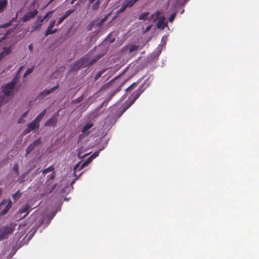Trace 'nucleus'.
<instances>
[{
	"label": "nucleus",
	"mask_w": 259,
	"mask_h": 259,
	"mask_svg": "<svg viewBox=\"0 0 259 259\" xmlns=\"http://www.w3.org/2000/svg\"><path fill=\"white\" fill-rule=\"evenodd\" d=\"M87 59L86 58V55H85L71 64L70 69L71 71H77L81 67H87Z\"/></svg>",
	"instance_id": "obj_1"
},
{
	"label": "nucleus",
	"mask_w": 259,
	"mask_h": 259,
	"mask_svg": "<svg viewBox=\"0 0 259 259\" xmlns=\"http://www.w3.org/2000/svg\"><path fill=\"white\" fill-rule=\"evenodd\" d=\"M15 229V225L11 223L9 225L4 227L1 230L0 241L8 237V236L12 234Z\"/></svg>",
	"instance_id": "obj_2"
},
{
	"label": "nucleus",
	"mask_w": 259,
	"mask_h": 259,
	"mask_svg": "<svg viewBox=\"0 0 259 259\" xmlns=\"http://www.w3.org/2000/svg\"><path fill=\"white\" fill-rule=\"evenodd\" d=\"M145 83H143L133 93L132 96L133 100L130 102L128 106L124 110L125 111L127 108L131 106L134 102L140 97L141 94L144 91L145 88H144Z\"/></svg>",
	"instance_id": "obj_3"
},
{
	"label": "nucleus",
	"mask_w": 259,
	"mask_h": 259,
	"mask_svg": "<svg viewBox=\"0 0 259 259\" xmlns=\"http://www.w3.org/2000/svg\"><path fill=\"white\" fill-rule=\"evenodd\" d=\"M160 14V12L159 11H157L155 14H152L150 16L148 17V15H149V12H145V13H142L140 15L139 19L140 20H151L152 19L156 20L159 17Z\"/></svg>",
	"instance_id": "obj_4"
},
{
	"label": "nucleus",
	"mask_w": 259,
	"mask_h": 259,
	"mask_svg": "<svg viewBox=\"0 0 259 259\" xmlns=\"http://www.w3.org/2000/svg\"><path fill=\"white\" fill-rule=\"evenodd\" d=\"M41 141L40 139H38L34 140L31 144H30L27 148L26 149V154L25 157H27L35 148L36 146H37L41 144Z\"/></svg>",
	"instance_id": "obj_5"
},
{
	"label": "nucleus",
	"mask_w": 259,
	"mask_h": 259,
	"mask_svg": "<svg viewBox=\"0 0 259 259\" xmlns=\"http://www.w3.org/2000/svg\"><path fill=\"white\" fill-rule=\"evenodd\" d=\"M37 9V7L33 11L26 13L22 18L23 22H25L28 21L32 18H34L38 13Z\"/></svg>",
	"instance_id": "obj_6"
},
{
	"label": "nucleus",
	"mask_w": 259,
	"mask_h": 259,
	"mask_svg": "<svg viewBox=\"0 0 259 259\" xmlns=\"http://www.w3.org/2000/svg\"><path fill=\"white\" fill-rule=\"evenodd\" d=\"M56 23V21L55 20H52L48 26L47 30L45 32L44 36L47 37L49 35L53 34L56 33L57 31V29L55 28L53 29Z\"/></svg>",
	"instance_id": "obj_7"
},
{
	"label": "nucleus",
	"mask_w": 259,
	"mask_h": 259,
	"mask_svg": "<svg viewBox=\"0 0 259 259\" xmlns=\"http://www.w3.org/2000/svg\"><path fill=\"white\" fill-rule=\"evenodd\" d=\"M39 126V123H37L35 120H33L32 121L27 124V127L24 131L23 133L24 134H28L35 129H38Z\"/></svg>",
	"instance_id": "obj_8"
},
{
	"label": "nucleus",
	"mask_w": 259,
	"mask_h": 259,
	"mask_svg": "<svg viewBox=\"0 0 259 259\" xmlns=\"http://www.w3.org/2000/svg\"><path fill=\"white\" fill-rule=\"evenodd\" d=\"M14 89V87L8 83L2 87L3 93L7 96H10L11 91Z\"/></svg>",
	"instance_id": "obj_9"
},
{
	"label": "nucleus",
	"mask_w": 259,
	"mask_h": 259,
	"mask_svg": "<svg viewBox=\"0 0 259 259\" xmlns=\"http://www.w3.org/2000/svg\"><path fill=\"white\" fill-rule=\"evenodd\" d=\"M57 119L55 115H53L50 119L45 122L44 125L46 126L55 127L57 123Z\"/></svg>",
	"instance_id": "obj_10"
},
{
	"label": "nucleus",
	"mask_w": 259,
	"mask_h": 259,
	"mask_svg": "<svg viewBox=\"0 0 259 259\" xmlns=\"http://www.w3.org/2000/svg\"><path fill=\"white\" fill-rule=\"evenodd\" d=\"M94 126L93 123L91 122H88L85 124L81 128V132L85 135H89L90 131H88Z\"/></svg>",
	"instance_id": "obj_11"
},
{
	"label": "nucleus",
	"mask_w": 259,
	"mask_h": 259,
	"mask_svg": "<svg viewBox=\"0 0 259 259\" xmlns=\"http://www.w3.org/2000/svg\"><path fill=\"white\" fill-rule=\"evenodd\" d=\"M30 209H31V206L29 204H27L24 207L20 208L19 209L18 212L20 213V214L26 212V213L22 217L23 218H24L27 215Z\"/></svg>",
	"instance_id": "obj_12"
},
{
	"label": "nucleus",
	"mask_w": 259,
	"mask_h": 259,
	"mask_svg": "<svg viewBox=\"0 0 259 259\" xmlns=\"http://www.w3.org/2000/svg\"><path fill=\"white\" fill-rule=\"evenodd\" d=\"M40 18V16H37V20L35 22L34 25L32 27V31L39 29L41 27L43 21H41Z\"/></svg>",
	"instance_id": "obj_13"
},
{
	"label": "nucleus",
	"mask_w": 259,
	"mask_h": 259,
	"mask_svg": "<svg viewBox=\"0 0 259 259\" xmlns=\"http://www.w3.org/2000/svg\"><path fill=\"white\" fill-rule=\"evenodd\" d=\"M101 58V56L98 55L96 56L95 58L90 60V57L88 56H86V58L87 59V66H91L95 63L98 60H99Z\"/></svg>",
	"instance_id": "obj_14"
},
{
	"label": "nucleus",
	"mask_w": 259,
	"mask_h": 259,
	"mask_svg": "<svg viewBox=\"0 0 259 259\" xmlns=\"http://www.w3.org/2000/svg\"><path fill=\"white\" fill-rule=\"evenodd\" d=\"M167 24V22H165L164 18L160 19L157 24V27L159 29H163L166 26Z\"/></svg>",
	"instance_id": "obj_15"
},
{
	"label": "nucleus",
	"mask_w": 259,
	"mask_h": 259,
	"mask_svg": "<svg viewBox=\"0 0 259 259\" xmlns=\"http://www.w3.org/2000/svg\"><path fill=\"white\" fill-rule=\"evenodd\" d=\"M47 112V109H45L43 110L37 116V117L34 119L37 123H39V122L40 121L41 119L43 118V117L45 116Z\"/></svg>",
	"instance_id": "obj_16"
},
{
	"label": "nucleus",
	"mask_w": 259,
	"mask_h": 259,
	"mask_svg": "<svg viewBox=\"0 0 259 259\" xmlns=\"http://www.w3.org/2000/svg\"><path fill=\"white\" fill-rule=\"evenodd\" d=\"M56 177V173L55 171H53L50 175H48L47 176V180L46 181V184H48V186H49L50 184H51L52 182H50L51 181L53 180Z\"/></svg>",
	"instance_id": "obj_17"
},
{
	"label": "nucleus",
	"mask_w": 259,
	"mask_h": 259,
	"mask_svg": "<svg viewBox=\"0 0 259 259\" xmlns=\"http://www.w3.org/2000/svg\"><path fill=\"white\" fill-rule=\"evenodd\" d=\"M138 83L139 81L133 83L130 87L125 89V92H131L132 90H134L137 87Z\"/></svg>",
	"instance_id": "obj_18"
},
{
	"label": "nucleus",
	"mask_w": 259,
	"mask_h": 259,
	"mask_svg": "<svg viewBox=\"0 0 259 259\" xmlns=\"http://www.w3.org/2000/svg\"><path fill=\"white\" fill-rule=\"evenodd\" d=\"M7 5V0H0V13L3 12Z\"/></svg>",
	"instance_id": "obj_19"
},
{
	"label": "nucleus",
	"mask_w": 259,
	"mask_h": 259,
	"mask_svg": "<svg viewBox=\"0 0 259 259\" xmlns=\"http://www.w3.org/2000/svg\"><path fill=\"white\" fill-rule=\"evenodd\" d=\"M11 202H10L9 203H8L7 205H6L5 206V208L4 209H3L1 212H0V214L1 215H4L5 214H6L8 211L9 210V208L11 207Z\"/></svg>",
	"instance_id": "obj_20"
},
{
	"label": "nucleus",
	"mask_w": 259,
	"mask_h": 259,
	"mask_svg": "<svg viewBox=\"0 0 259 259\" xmlns=\"http://www.w3.org/2000/svg\"><path fill=\"white\" fill-rule=\"evenodd\" d=\"M55 169V168L54 167V165H52L48 168L44 169L42 170V172L43 175H45L47 174L48 172H51V171H54V170Z\"/></svg>",
	"instance_id": "obj_21"
},
{
	"label": "nucleus",
	"mask_w": 259,
	"mask_h": 259,
	"mask_svg": "<svg viewBox=\"0 0 259 259\" xmlns=\"http://www.w3.org/2000/svg\"><path fill=\"white\" fill-rule=\"evenodd\" d=\"M21 193L19 190H18L15 194L12 195V198L14 201H16L20 198Z\"/></svg>",
	"instance_id": "obj_22"
},
{
	"label": "nucleus",
	"mask_w": 259,
	"mask_h": 259,
	"mask_svg": "<svg viewBox=\"0 0 259 259\" xmlns=\"http://www.w3.org/2000/svg\"><path fill=\"white\" fill-rule=\"evenodd\" d=\"M136 3V0H125L124 3L127 7H132Z\"/></svg>",
	"instance_id": "obj_23"
},
{
	"label": "nucleus",
	"mask_w": 259,
	"mask_h": 259,
	"mask_svg": "<svg viewBox=\"0 0 259 259\" xmlns=\"http://www.w3.org/2000/svg\"><path fill=\"white\" fill-rule=\"evenodd\" d=\"M106 71V69H102L100 71L98 72L94 77V80L96 81L98 78Z\"/></svg>",
	"instance_id": "obj_24"
},
{
	"label": "nucleus",
	"mask_w": 259,
	"mask_h": 259,
	"mask_svg": "<svg viewBox=\"0 0 259 259\" xmlns=\"http://www.w3.org/2000/svg\"><path fill=\"white\" fill-rule=\"evenodd\" d=\"M3 52L5 53L7 56L9 55L12 52V48L11 46L8 47H5L3 49Z\"/></svg>",
	"instance_id": "obj_25"
},
{
	"label": "nucleus",
	"mask_w": 259,
	"mask_h": 259,
	"mask_svg": "<svg viewBox=\"0 0 259 259\" xmlns=\"http://www.w3.org/2000/svg\"><path fill=\"white\" fill-rule=\"evenodd\" d=\"M26 175L24 172L23 173L21 176L17 179V182L19 183H22L25 182V179L26 177Z\"/></svg>",
	"instance_id": "obj_26"
},
{
	"label": "nucleus",
	"mask_w": 259,
	"mask_h": 259,
	"mask_svg": "<svg viewBox=\"0 0 259 259\" xmlns=\"http://www.w3.org/2000/svg\"><path fill=\"white\" fill-rule=\"evenodd\" d=\"M19 77L17 75H16L14 78L13 79H12V80L11 81V82H9V83H10V84H11L12 85H13V87H15V85L17 84V81L19 79Z\"/></svg>",
	"instance_id": "obj_27"
},
{
	"label": "nucleus",
	"mask_w": 259,
	"mask_h": 259,
	"mask_svg": "<svg viewBox=\"0 0 259 259\" xmlns=\"http://www.w3.org/2000/svg\"><path fill=\"white\" fill-rule=\"evenodd\" d=\"M100 4V0H97L92 6V9L93 10H96L99 9V5Z\"/></svg>",
	"instance_id": "obj_28"
},
{
	"label": "nucleus",
	"mask_w": 259,
	"mask_h": 259,
	"mask_svg": "<svg viewBox=\"0 0 259 259\" xmlns=\"http://www.w3.org/2000/svg\"><path fill=\"white\" fill-rule=\"evenodd\" d=\"M54 11H50L47 12L46 15L44 16V17L40 18V19L41 20V21H44L45 19H46L47 17L51 16V15L54 13Z\"/></svg>",
	"instance_id": "obj_29"
},
{
	"label": "nucleus",
	"mask_w": 259,
	"mask_h": 259,
	"mask_svg": "<svg viewBox=\"0 0 259 259\" xmlns=\"http://www.w3.org/2000/svg\"><path fill=\"white\" fill-rule=\"evenodd\" d=\"M34 67H32L31 68H29L27 69L25 72L24 74L23 77H26L27 75L32 72L33 70Z\"/></svg>",
	"instance_id": "obj_30"
},
{
	"label": "nucleus",
	"mask_w": 259,
	"mask_h": 259,
	"mask_svg": "<svg viewBox=\"0 0 259 259\" xmlns=\"http://www.w3.org/2000/svg\"><path fill=\"white\" fill-rule=\"evenodd\" d=\"M139 46L133 45L130 47L129 52L130 53H131L136 51L137 50H138L139 49Z\"/></svg>",
	"instance_id": "obj_31"
},
{
	"label": "nucleus",
	"mask_w": 259,
	"mask_h": 259,
	"mask_svg": "<svg viewBox=\"0 0 259 259\" xmlns=\"http://www.w3.org/2000/svg\"><path fill=\"white\" fill-rule=\"evenodd\" d=\"M59 87V84H57L56 86L52 87V88H51L49 90H48V92L47 93H48L49 94H51V93H53L56 90L58 89Z\"/></svg>",
	"instance_id": "obj_32"
},
{
	"label": "nucleus",
	"mask_w": 259,
	"mask_h": 259,
	"mask_svg": "<svg viewBox=\"0 0 259 259\" xmlns=\"http://www.w3.org/2000/svg\"><path fill=\"white\" fill-rule=\"evenodd\" d=\"M48 92V90L47 89H45L43 91H42L41 92H40L38 95V97L39 98H44V97L45 96H47V95H49V94L47 93Z\"/></svg>",
	"instance_id": "obj_33"
},
{
	"label": "nucleus",
	"mask_w": 259,
	"mask_h": 259,
	"mask_svg": "<svg viewBox=\"0 0 259 259\" xmlns=\"http://www.w3.org/2000/svg\"><path fill=\"white\" fill-rule=\"evenodd\" d=\"M83 99V95H82L80 97H78V98L73 100L72 103H74V104L79 103L82 101Z\"/></svg>",
	"instance_id": "obj_34"
},
{
	"label": "nucleus",
	"mask_w": 259,
	"mask_h": 259,
	"mask_svg": "<svg viewBox=\"0 0 259 259\" xmlns=\"http://www.w3.org/2000/svg\"><path fill=\"white\" fill-rule=\"evenodd\" d=\"M74 12V10H69L67 11L64 15L63 16L65 17V19H66L70 15H71L72 13Z\"/></svg>",
	"instance_id": "obj_35"
},
{
	"label": "nucleus",
	"mask_w": 259,
	"mask_h": 259,
	"mask_svg": "<svg viewBox=\"0 0 259 259\" xmlns=\"http://www.w3.org/2000/svg\"><path fill=\"white\" fill-rule=\"evenodd\" d=\"M128 8L124 3L122 5L121 7L119 9L118 11V13H121L125 11V10Z\"/></svg>",
	"instance_id": "obj_36"
},
{
	"label": "nucleus",
	"mask_w": 259,
	"mask_h": 259,
	"mask_svg": "<svg viewBox=\"0 0 259 259\" xmlns=\"http://www.w3.org/2000/svg\"><path fill=\"white\" fill-rule=\"evenodd\" d=\"M11 24V22L5 23L1 24L0 25V28H7L8 26H10Z\"/></svg>",
	"instance_id": "obj_37"
},
{
	"label": "nucleus",
	"mask_w": 259,
	"mask_h": 259,
	"mask_svg": "<svg viewBox=\"0 0 259 259\" xmlns=\"http://www.w3.org/2000/svg\"><path fill=\"white\" fill-rule=\"evenodd\" d=\"M13 169L17 174H19V166H18V164L17 163H16L14 165V166L13 167Z\"/></svg>",
	"instance_id": "obj_38"
},
{
	"label": "nucleus",
	"mask_w": 259,
	"mask_h": 259,
	"mask_svg": "<svg viewBox=\"0 0 259 259\" xmlns=\"http://www.w3.org/2000/svg\"><path fill=\"white\" fill-rule=\"evenodd\" d=\"M176 14L175 13H173V14H171L168 18V21L170 22H172L176 17Z\"/></svg>",
	"instance_id": "obj_39"
},
{
	"label": "nucleus",
	"mask_w": 259,
	"mask_h": 259,
	"mask_svg": "<svg viewBox=\"0 0 259 259\" xmlns=\"http://www.w3.org/2000/svg\"><path fill=\"white\" fill-rule=\"evenodd\" d=\"M65 19V17L62 16L61 17H60L57 22L56 25L59 26L60 24H61L63 21Z\"/></svg>",
	"instance_id": "obj_40"
},
{
	"label": "nucleus",
	"mask_w": 259,
	"mask_h": 259,
	"mask_svg": "<svg viewBox=\"0 0 259 259\" xmlns=\"http://www.w3.org/2000/svg\"><path fill=\"white\" fill-rule=\"evenodd\" d=\"M89 162L87 161V160L85 161H84L81 165L80 166V168L79 169H81L82 168H83V167H84L85 166H86L87 165H88L89 164Z\"/></svg>",
	"instance_id": "obj_41"
},
{
	"label": "nucleus",
	"mask_w": 259,
	"mask_h": 259,
	"mask_svg": "<svg viewBox=\"0 0 259 259\" xmlns=\"http://www.w3.org/2000/svg\"><path fill=\"white\" fill-rule=\"evenodd\" d=\"M88 155V154H83L81 155V153L80 152H78V156L79 158H82L85 156H86Z\"/></svg>",
	"instance_id": "obj_42"
},
{
	"label": "nucleus",
	"mask_w": 259,
	"mask_h": 259,
	"mask_svg": "<svg viewBox=\"0 0 259 259\" xmlns=\"http://www.w3.org/2000/svg\"><path fill=\"white\" fill-rule=\"evenodd\" d=\"M57 183H55L52 186V187L51 189L49 188V190H50V192H52L55 189L56 187L57 186Z\"/></svg>",
	"instance_id": "obj_43"
},
{
	"label": "nucleus",
	"mask_w": 259,
	"mask_h": 259,
	"mask_svg": "<svg viewBox=\"0 0 259 259\" xmlns=\"http://www.w3.org/2000/svg\"><path fill=\"white\" fill-rule=\"evenodd\" d=\"M23 67H24V66H21V67L19 68V69H18V71H17V74H16V75H17V76H19V74H20V72H21V70H22V69H23Z\"/></svg>",
	"instance_id": "obj_44"
},
{
	"label": "nucleus",
	"mask_w": 259,
	"mask_h": 259,
	"mask_svg": "<svg viewBox=\"0 0 259 259\" xmlns=\"http://www.w3.org/2000/svg\"><path fill=\"white\" fill-rule=\"evenodd\" d=\"M120 87H119L118 89H117L116 90H115V91H114L111 95V97H110V99L112 97V96H113L117 92H118L119 90H120Z\"/></svg>",
	"instance_id": "obj_45"
},
{
	"label": "nucleus",
	"mask_w": 259,
	"mask_h": 259,
	"mask_svg": "<svg viewBox=\"0 0 259 259\" xmlns=\"http://www.w3.org/2000/svg\"><path fill=\"white\" fill-rule=\"evenodd\" d=\"M7 55L5 54V53L2 51L1 53H0V57L1 58L3 59V58H4Z\"/></svg>",
	"instance_id": "obj_46"
},
{
	"label": "nucleus",
	"mask_w": 259,
	"mask_h": 259,
	"mask_svg": "<svg viewBox=\"0 0 259 259\" xmlns=\"http://www.w3.org/2000/svg\"><path fill=\"white\" fill-rule=\"evenodd\" d=\"M98 156V153L97 152H95L93 153L92 155H91V157H92L93 159H94L96 157Z\"/></svg>",
	"instance_id": "obj_47"
},
{
	"label": "nucleus",
	"mask_w": 259,
	"mask_h": 259,
	"mask_svg": "<svg viewBox=\"0 0 259 259\" xmlns=\"http://www.w3.org/2000/svg\"><path fill=\"white\" fill-rule=\"evenodd\" d=\"M36 3H37V0L33 1V2L31 3L30 7L34 8Z\"/></svg>",
	"instance_id": "obj_48"
},
{
	"label": "nucleus",
	"mask_w": 259,
	"mask_h": 259,
	"mask_svg": "<svg viewBox=\"0 0 259 259\" xmlns=\"http://www.w3.org/2000/svg\"><path fill=\"white\" fill-rule=\"evenodd\" d=\"M33 168H29L24 173L27 175H28L31 171V170H32Z\"/></svg>",
	"instance_id": "obj_49"
},
{
	"label": "nucleus",
	"mask_w": 259,
	"mask_h": 259,
	"mask_svg": "<svg viewBox=\"0 0 259 259\" xmlns=\"http://www.w3.org/2000/svg\"><path fill=\"white\" fill-rule=\"evenodd\" d=\"M93 160L92 157L91 156L87 159V161L89 162V163H91Z\"/></svg>",
	"instance_id": "obj_50"
},
{
	"label": "nucleus",
	"mask_w": 259,
	"mask_h": 259,
	"mask_svg": "<svg viewBox=\"0 0 259 259\" xmlns=\"http://www.w3.org/2000/svg\"><path fill=\"white\" fill-rule=\"evenodd\" d=\"M28 49H29V50H30V51H31V52L33 51V47L32 45V44H30V45L28 46Z\"/></svg>",
	"instance_id": "obj_51"
},
{
	"label": "nucleus",
	"mask_w": 259,
	"mask_h": 259,
	"mask_svg": "<svg viewBox=\"0 0 259 259\" xmlns=\"http://www.w3.org/2000/svg\"><path fill=\"white\" fill-rule=\"evenodd\" d=\"M151 28V25H149L148 26H147L146 28V29H145V31H149Z\"/></svg>",
	"instance_id": "obj_52"
},
{
	"label": "nucleus",
	"mask_w": 259,
	"mask_h": 259,
	"mask_svg": "<svg viewBox=\"0 0 259 259\" xmlns=\"http://www.w3.org/2000/svg\"><path fill=\"white\" fill-rule=\"evenodd\" d=\"M96 0H89V5L93 4Z\"/></svg>",
	"instance_id": "obj_53"
},
{
	"label": "nucleus",
	"mask_w": 259,
	"mask_h": 259,
	"mask_svg": "<svg viewBox=\"0 0 259 259\" xmlns=\"http://www.w3.org/2000/svg\"><path fill=\"white\" fill-rule=\"evenodd\" d=\"M27 113H28V111H26V112L24 113L22 115V117H26L27 115Z\"/></svg>",
	"instance_id": "obj_54"
},
{
	"label": "nucleus",
	"mask_w": 259,
	"mask_h": 259,
	"mask_svg": "<svg viewBox=\"0 0 259 259\" xmlns=\"http://www.w3.org/2000/svg\"><path fill=\"white\" fill-rule=\"evenodd\" d=\"M5 203H4V201H3L1 204H0V210L1 209L2 206L5 205Z\"/></svg>",
	"instance_id": "obj_55"
},
{
	"label": "nucleus",
	"mask_w": 259,
	"mask_h": 259,
	"mask_svg": "<svg viewBox=\"0 0 259 259\" xmlns=\"http://www.w3.org/2000/svg\"><path fill=\"white\" fill-rule=\"evenodd\" d=\"M54 0H50L49 3L47 4L46 6H48L49 5H50L51 3H52Z\"/></svg>",
	"instance_id": "obj_56"
},
{
	"label": "nucleus",
	"mask_w": 259,
	"mask_h": 259,
	"mask_svg": "<svg viewBox=\"0 0 259 259\" xmlns=\"http://www.w3.org/2000/svg\"><path fill=\"white\" fill-rule=\"evenodd\" d=\"M106 18H107V17H106L104 19H102V20H101L102 22H104L106 20Z\"/></svg>",
	"instance_id": "obj_57"
},
{
	"label": "nucleus",
	"mask_w": 259,
	"mask_h": 259,
	"mask_svg": "<svg viewBox=\"0 0 259 259\" xmlns=\"http://www.w3.org/2000/svg\"><path fill=\"white\" fill-rule=\"evenodd\" d=\"M78 165H79V163L75 165V166L74 167V169H76L77 168V167L78 166Z\"/></svg>",
	"instance_id": "obj_58"
},
{
	"label": "nucleus",
	"mask_w": 259,
	"mask_h": 259,
	"mask_svg": "<svg viewBox=\"0 0 259 259\" xmlns=\"http://www.w3.org/2000/svg\"><path fill=\"white\" fill-rule=\"evenodd\" d=\"M75 1V0H72V2H71V4H73L74 3Z\"/></svg>",
	"instance_id": "obj_59"
},
{
	"label": "nucleus",
	"mask_w": 259,
	"mask_h": 259,
	"mask_svg": "<svg viewBox=\"0 0 259 259\" xmlns=\"http://www.w3.org/2000/svg\"><path fill=\"white\" fill-rule=\"evenodd\" d=\"M2 193V190L0 188V196L1 195Z\"/></svg>",
	"instance_id": "obj_60"
},
{
	"label": "nucleus",
	"mask_w": 259,
	"mask_h": 259,
	"mask_svg": "<svg viewBox=\"0 0 259 259\" xmlns=\"http://www.w3.org/2000/svg\"><path fill=\"white\" fill-rule=\"evenodd\" d=\"M18 122H19V123H21V119H19Z\"/></svg>",
	"instance_id": "obj_61"
}]
</instances>
